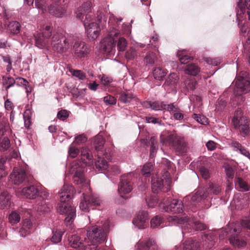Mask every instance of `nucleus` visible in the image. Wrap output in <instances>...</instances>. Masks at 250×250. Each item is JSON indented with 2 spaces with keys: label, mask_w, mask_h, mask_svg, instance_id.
Listing matches in <instances>:
<instances>
[{
  "label": "nucleus",
  "mask_w": 250,
  "mask_h": 250,
  "mask_svg": "<svg viewBox=\"0 0 250 250\" xmlns=\"http://www.w3.org/2000/svg\"><path fill=\"white\" fill-rule=\"evenodd\" d=\"M96 168L99 170H106L108 167V164L107 161L102 158L100 154H98V160L95 163Z\"/></svg>",
  "instance_id": "31"
},
{
  "label": "nucleus",
  "mask_w": 250,
  "mask_h": 250,
  "mask_svg": "<svg viewBox=\"0 0 250 250\" xmlns=\"http://www.w3.org/2000/svg\"><path fill=\"white\" fill-rule=\"evenodd\" d=\"M199 243L192 240H188L184 243L183 250H198Z\"/></svg>",
  "instance_id": "32"
},
{
  "label": "nucleus",
  "mask_w": 250,
  "mask_h": 250,
  "mask_svg": "<svg viewBox=\"0 0 250 250\" xmlns=\"http://www.w3.org/2000/svg\"><path fill=\"white\" fill-rule=\"evenodd\" d=\"M32 113V111L30 109H27L23 113L24 126L26 128L29 127L30 125V119Z\"/></svg>",
  "instance_id": "44"
},
{
  "label": "nucleus",
  "mask_w": 250,
  "mask_h": 250,
  "mask_svg": "<svg viewBox=\"0 0 250 250\" xmlns=\"http://www.w3.org/2000/svg\"><path fill=\"white\" fill-rule=\"evenodd\" d=\"M62 234L61 232H56L54 233L51 238V241L53 243L56 244L60 242L62 240Z\"/></svg>",
  "instance_id": "62"
},
{
  "label": "nucleus",
  "mask_w": 250,
  "mask_h": 250,
  "mask_svg": "<svg viewBox=\"0 0 250 250\" xmlns=\"http://www.w3.org/2000/svg\"><path fill=\"white\" fill-rule=\"evenodd\" d=\"M91 2L87 1L79 7L76 12V17L82 19L85 15V19L83 21L87 36L89 39L95 40L99 35L101 29L97 23L93 21L91 13Z\"/></svg>",
  "instance_id": "1"
},
{
  "label": "nucleus",
  "mask_w": 250,
  "mask_h": 250,
  "mask_svg": "<svg viewBox=\"0 0 250 250\" xmlns=\"http://www.w3.org/2000/svg\"><path fill=\"white\" fill-rule=\"evenodd\" d=\"M193 118L202 125H205L208 123V119L205 116H201L199 114H193Z\"/></svg>",
  "instance_id": "56"
},
{
  "label": "nucleus",
  "mask_w": 250,
  "mask_h": 250,
  "mask_svg": "<svg viewBox=\"0 0 250 250\" xmlns=\"http://www.w3.org/2000/svg\"><path fill=\"white\" fill-rule=\"evenodd\" d=\"M10 195L7 192L0 193V208L4 209L10 206Z\"/></svg>",
  "instance_id": "26"
},
{
  "label": "nucleus",
  "mask_w": 250,
  "mask_h": 250,
  "mask_svg": "<svg viewBox=\"0 0 250 250\" xmlns=\"http://www.w3.org/2000/svg\"><path fill=\"white\" fill-rule=\"evenodd\" d=\"M109 227L108 220L103 225H96L87 230V236L89 240L95 241V243H102L106 239V233Z\"/></svg>",
  "instance_id": "4"
},
{
  "label": "nucleus",
  "mask_w": 250,
  "mask_h": 250,
  "mask_svg": "<svg viewBox=\"0 0 250 250\" xmlns=\"http://www.w3.org/2000/svg\"><path fill=\"white\" fill-rule=\"evenodd\" d=\"M90 244H87L85 245L84 243V246L82 248L84 250H99V249L98 248L97 244L95 243V241L90 240Z\"/></svg>",
  "instance_id": "57"
},
{
  "label": "nucleus",
  "mask_w": 250,
  "mask_h": 250,
  "mask_svg": "<svg viewBox=\"0 0 250 250\" xmlns=\"http://www.w3.org/2000/svg\"><path fill=\"white\" fill-rule=\"evenodd\" d=\"M85 163L76 160L74 161L69 169V173L72 174V181L75 185L80 186L84 190L90 191L89 183L87 181L84 175Z\"/></svg>",
  "instance_id": "2"
},
{
  "label": "nucleus",
  "mask_w": 250,
  "mask_h": 250,
  "mask_svg": "<svg viewBox=\"0 0 250 250\" xmlns=\"http://www.w3.org/2000/svg\"><path fill=\"white\" fill-rule=\"evenodd\" d=\"M66 215H67V216L64 219V223L67 226L71 225L72 224L76 216L75 208L71 209V210H70V212H69V213Z\"/></svg>",
  "instance_id": "42"
},
{
  "label": "nucleus",
  "mask_w": 250,
  "mask_h": 250,
  "mask_svg": "<svg viewBox=\"0 0 250 250\" xmlns=\"http://www.w3.org/2000/svg\"><path fill=\"white\" fill-rule=\"evenodd\" d=\"M21 217L19 213L16 211H13L9 215V221L12 225H15L19 223L20 221Z\"/></svg>",
  "instance_id": "46"
},
{
  "label": "nucleus",
  "mask_w": 250,
  "mask_h": 250,
  "mask_svg": "<svg viewBox=\"0 0 250 250\" xmlns=\"http://www.w3.org/2000/svg\"><path fill=\"white\" fill-rule=\"evenodd\" d=\"M119 95V101L124 104L130 103L135 98V95L129 91H122Z\"/></svg>",
  "instance_id": "27"
},
{
  "label": "nucleus",
  "mask_w": 250,
  "mask_h": 250,
  "mask_svg": "<svg viewBox=\"0 0 250 250\" xmlns=\"http://www.w3.org/2000/svg\"><path fill=\"white\" fill-rule=\"evenodd\" d=\"M184 203L178 199H173L170 204L165 209L166 211H170L174 213H180L183 211Z\"/></svg>",
  "instance_id": "18"
},
{
  "label": "nucleus",
  "mask_w": 250,
  "mask_h": 250,
  "mask_svg": "<svg viewBox=\"0 0 250 250\" xmlns=\"http://www.w3.org/2000/svg\"><path fill=\"white\" fill-rule=\"evenodd\" d=\"M119 32L113 30L109 32L108 36L101 43V48L104 53L107 54L114 55L115 52L116 38Z\"/></svg>",
  "instance_id": "8"
},
{
  "label": "nucleus",
  "mask_w": 250,
  "mask_h": 250,
  "mask_svg": "<svg viewBox=\"0 0 250 250\" xmlns=\"http://www.w3.org/2000/svg\"><path fill=\"white\" fill-rule=\"evenodd\" d=\"M92 145L95 150L98 152H102L104 148V140L101 135L95 136L92 140Z\"/></svg>",
  "instance_id": "25"
},
{
  "label": "nucleus",
  "mask_w": 250,
  "mask_h": 250,
  "mask_svg": "<svg viewBox=\"0 0 250 250\" xmlns=\"http://www.w3.org/2000/svg\"><path fill=\"white\" fill-rule=\"evenodd\" d=\"M171 179L167 172L161 177L157 175H153L151 177V188L154 193H158L160 191L167 192L170 189Z\"/></svg>",
  "instance_id": "6"
},
{
  "label": "nucleus",
  "mask_w": 250,
  "mask_h": 250,
  "mask_svg": "<svg viewBox=\"0 0 250 250\" xmlns=\"http://www.w3.org/2000/svg\"><path fill=\"white\" fill-rule=\"evenodd\" d=\"M200 71V68L194 63L188 65L185 70V73L194 76H196Z\"/></svg>",
  "instance_id": "33"
},
{
  "label": "nucleus",
  "mask_w": 250,
  "mask_h": 250,
  "mask_svg": "<svg viewBox=\"0 0 250 250\" xmlns=\"http://www.w3.org/2000/svg\"><path fill=\"white\" fill-rule=\"evenodd\" d=\"M69 244L72 248L76 249L80 248L82 249L84 246V243L83 241L81 240L80 237L76 235H72L71 236L68 237Z\"/></svg>",
  "instance_id": "24"
},
{
  "label": "nucleus",
  "mask_w": 250,
  "mask_h": 250,
  "mask_svg": "<svg viewBox=\"0 0 250 250\" xmlns=\"http://www.w3.org/2000/svg\"><path fill=\"white\" fill-rule=\"evenodd\" d=\"M21 194L25 198L33 199L39 195V191L34 186H30L23 188Z\"/></svg>",
  "instance_id": "20"
},
{
  "label": "nucleus",
  "mask_w": 250,
  "mask_h": 250,
  "mask_svg": "<svg viewBox=\"0 0 250 250\" xmlns=\"http://www.w3.org/2000/svg\"><path fill=\"white\" fill-rule=\"evenodd\" d=\"M151 247L153 250L157 248L154 240L149 238L146 241H139L137 244L136 250H149Z\"/></svg>",
  "instance_id": "21"
},
{
  "label": "nucleus",
  "mask_w": 250,
  "mask_h": 250,
  "mask_svg": "<svg viewBox=\"0 0 250 250\" xmlns=\"http://www.w3.org/2000/svg\"><path fill=\"white\" fill-rule=\"evenodd\" d=\"M239 188L243 191H248L250 190V186L243 179L238 178L236 181Z\"/></svg>",
  "instance_id": "47"
},
{
  "label": "nucleus",
  "mask_w": 250,
  "mask_h": 250,
  "mask_svg": "<svg viewBox=\"0 0 250 250\" xmlns=\"http://www.w3.org/2000/svg\"><path fill=\"white\" fill-rule=\"evenodd\" d=\"M208 189L211 193L214 194H218L221 191V187L218 185L214 184L212 183L208 185Z\"/></svg>",
  "instance_id": "51"
},
{
  "label": "nucleus",
  "mask_w": 250,
  "mask_h": 250,
  "mask_svg": "<svg viewBox=\"0 0 250 250\" xmlns=\"http://www.w3.org/2000/svg\"><path fill=\"white\" fill-rule=\"evenodd\" d=\"M101 81L104 86H107L113 82V79L111 77L103 75L101 78Z\"/></svg>",
  "instance_id": "63"
},
{
  "label": "nucleus",
  "mask_w": 250,
  "mask_h": 250,
  "mask_svg": "<svg viewBox=\"0 0 250 250\" xmlns=\"http://www.w3.org/2000/svg\"><path fill=\"white\" fill-rule=\"evenodd\" d=\"M148 219V213L145 211H139L137 216L133 220V225L139 229H143L146 226V221Z\"/></svg>",
  "instance_id": "17"
},
{
  "label": "nucleus",
  "mask_w": 250,
  "mask_h": 250,
  "mask_svg": "<svg viewBox=\"0 0 250 250\" xmlns=\"http://www.w3.org/2000/svg\"><path fill=\"white\" fill-rule=\"evenodd\" d=\"M0 146L3 150H7L10 146V141L7 137L3 138L0 142Z\"/></svg>",
  "instance_id": "59"
},
{
  "label": "nucleus",
  "mask_w": 250,
  "mask_h": 250,
  "mask_svg": "<svg viewBox=\"0 0 250 250\" xmlns=\"http://www.w3.org/2000/svg\"><path fill=\"white\" fill-rule=\"evenodd\" d=\"M2 80L3 84V85H6L5 89L7 91L10 87H13L16 84V80L10 76L7 77H3Z\"/></svg>",
  "instance_id": "37"
},
{
  "label": "nucleus",
  "mask_w": 250,
  "mask_h": 250,
  "mask_svg": "<svg viewBox=\"0 0 250 250\" xmlns=\"http://www.w3.org/2000/svg\"><path fill=\"white\" fill-rule=\"evenodd\" d=\"M133 173H128L122 175L118 185V191L121 197H124L122 194L129 193L133 189L132 182Z\"/></svg>",
  "instance_id": "12"
},
{
  "label": "nucleus",
  "mask_w": 250,
  "mask_h": 250,
  "mask_svg": "<svg viewBox=\"0 0 250 250\" xmlns=\"http://www.w3.org/2000/svg\"><path fill=\"white\" fill-rule=\"evenodd\" d=\"M72 49L75 57L78 59L85 58L89 53V49L86 44L82 41H76Z\"/></svg>",
  "instance_id": "13"
},
{
  "label": "nucleus",
  "mask_w": 250,
  "mask_h": 250,
  "mask_svg": "<svg viewBox=\"0 0 250 250\" xmlns=\"http://www.w3.org/2000/svg\"><path fill=\"white\" fill-rule=\"evenodd\" d=\"M27 177L24 170L21 168L15 167L12 173L10 175L11 182L16 185L22 183Z\"/></svg>",
  "instance_id": "14"
},
{
  "label": "nucleus",
  "mask_w": 250,
  "mask_h": 250,
  "mask_svg": "<svg viewBox=\"0 0 250 250\" xmlns=\"http://www.w3.org/2000/svg\"><path fill=\"white\" fill-rule=\"evenodd\" d=\"M162 223V218L160 216L157 215L151 219L150 221L151 227L152 228H158Z\"/></svg>",
  "instance_id": "49"
},
{
  "label": "nucleus",
  "mask_w": 250,
  "mask_h": 250,
  "mask_svg": "<svg viewBox=\"0 0 250 250\" xmlns=\"http://www.w3.org/2000/svg\"><path fill=\"white\" fill-rule=\"evenodd\" d=\"M104 101L106 105H115L117 100L116 98L110 95H108L104 98Z\"/></svg>",
  "instance_id": "54"
},
{
  "label": "nucleus",
  "mask_w": 250,
  "mask_h": 250,
  "mask_svg": "<svg viewBox=\"0 0 250 250\" xmlns=\"http://www.w3.org/2000/svg\"><path fill=\"white\" fill-rule=\"evenodd\" d=\"M83 200L80 204V208L82 210L87 212L89 211L90 205L88 204L87 195L85 193H83Z\"/></svg>",
  "instance_id": "45"
},
{
  "label": "nucleus",
  "mask_w": 250,
  "mask_h": 250,
  "mask_svg": "<svg viewBox=\"0 0 250 250\" xmlns=\"http://www.w3.org/2000/svg\"><path fill=\"white\" fill-rule=\"evenodd\" d=\"M232 122L235 129L239 130L241 134L247 135L249 133V127L246 117L242 116V111L237 109L234 113Z\"/></svg>",
  "instance_id": "9"
},
{
  "label": "nucleus",
  "mask_w": 250,
  "mask_h": 250,
  "mask_svg": "<svg viewBox=\"0 0 250 250\" xmlns=\"http://www.w3.org/2000/svg\"><path fill=\"white\" fill-rule=\"evenodd\" d=\"M34 36L35 44L38 48L42 49L47 46L48 43L47 39L44 38L40 33H38L35 35Z\"/></svg>",
  "instance_id": "28"
},
{
  "label": "nucleus",
  "mask_w": 250,
  "mask_h": 250,
  "mask_svg": "<svg viewBox=\"0 0 250 250\" xmlns=\"http://www.w3.org/2000/svg\"><path fill=\"white\" fill-rule=\"evenodd\" d=\"M74 188L72 186L64 184L59 192V196L60 200L57 206V211L61 214H68L72 208H75L73 207L66 203L69 199H71L74 194Z\"/></svg>",
  "instance_id": "3"
},
{
  "label": "nucleus",
  "mask_w": 250,
  "mask_h": 250,
  "mask_svg": "<svg viewBox=\"0 0 250 250\" xmlns=\"http://www.w3.org/2000/svg\"><path fill=\"white\" fill-rule=\"evenodd\" d=\"M8 30L12 34H18L21 30V25L17 21L10 22L8 25Z\"/></svg>",
  "instance_id": "35"
},
{
  "label": "nucleus",
  "mask_w": 250,
  "mask_h": 250,
  "mask_svg": "<svg viewBox=\"0 0 250 250\" xmlns=\"http://www.w3.org/2000/svg\"><path fill=\"white\" fill-rule=\"evenodd\" d=\"M149 143L150 145V157H152L157 150V143L156 138L155 136L152 137L149 140Z\"/></svg>",
  "instance_id": "43"
},
{
  "label": "nucleus",
  "mask_w": 250,
  "mask_h": 250,
  "mask_svg": "<svg viewBox=\"0 0 250 250\" xmlns=\"http://www.w3.org/2000/svg\"><path fill=\"white\" fill-rule=\"evenodd\" d=\"M87 197L90 207L100 206L102 203V201L96 195L91 194Z\"/></svg>",
  "instance_id": "39"
},
{
  "label": "nucleus",
  "mask_w": 250,
  "mask_h": 250,
  "mask_svg": "<svg viewBox=\"0 0 250 250\" xmlns=\"http://www.w3.org/2000/svg\"><path fill=\"white\" fill-rule=\"evenodd\" d=\"M48 11L51 15L57 18H62L66 12V7L64 5H50L48 7Z\"/></svg>",
  "instance_id": "22"
},
{
  "label": "nucleus",
  "mask_w": 250,
  "mask_h": 250,
  "mask_svg": "<svg viewBox=\"0 0 250 250\" xmlns=\"http://www.w3.org/2000/svg\"><path fill=\"white\" fill-rule=\"evenodd\" d=\"M179 78L175 73H170L166 79L163 86L168 91H175Z\"/></svg>",
  "instance_id": "16"
},
{
  "label": "nucleus",
  "mask_w": 250,
  "mask_h": 250,
  "mask_svg": "<svg viewBox=\"0 0 250 250\" xmlns=\"http://www.w3.org/2000/svg\"><path fill=\"white\" fill-rule=\"evenodd\" d=\"M52 32V27L50 26L47 25L43 28L42 35L43 37L48 40L51 36Z\"/></svg>",
  "instance_id": "53"
},
{
  "label": "nucleus",
  "mask_w": 250,
  "mask_h": 250,
  "mask_svg": "<svg viewBox=\"0 0 250 250\" xmlns=\"http://www.w3.org/2000/svg\"><path fill=\"white\" fill-rule=\"evenodd\" d=\"M208 194V192L207 189L204 188H200L191 197L189 196L185 197L183 199V202L187 206L189 205L187 202L188 201L189 199H191V201L193 202L198 203L206 199Z\"/></svg>",
  "instance_id": "15"
},
{
  "label": "nucleus",
  "mask_w": 250,
  "mask_h": 250,
  "mask_svg": "<svg viewBox=\"0 0 250 250\" xmlns=\"http://www.w3.org/2000/svg\"><path fill=\"white\" fill-rule=\"evenodd\" d=\"M167 73V72L160 67L155 68L153 70V75L154 79L159 81L163 80Z\"/></svg>",
  "instance_id": "36"
},
{
  "label": "nucleus",
  "mask_w": 250,
  "mask_h": 250,
  "mask_svg": "<svg viewBox=\"0 0 250 250\" xmlns=\"http://www.w3.org/2000/svg\"><path fill=\"white\" fill-rule=\"evenodd\" d=\"M137 56V50L135 48L131 47L125 53V58L127 60H132Z\"/></svg>",
  "instance_id": "52"
},
{
  "label": "nucleus",
  "mask_w": 250,
  "mask_h": 250,
  "mask_svg": "<svg viewBox=\"0 0 250 250\" xmlns=\"http://www.w3.org/2000/svg\"><path fill=\"white\" fill-rule=\"evenodd\" d=\"M153 169V165L150 163L145 164L142 169L141 172L143 176L146 177H149Z\"/></svg>",
  "instance_id": "38"
},
{
  "label": "nucleus",
  "mask_w": 250,
  "mask_h": 250,
  "mask_svg": "<svg viewBox=\"0 0 250 250\" xmlns=\"http://www.w3.org/2000/svg\"><path fill=\"white\" fill-rule=\"evenodd\" d=\"M81 155L82 156L83 163H85V165H86V162H84L85 160H92L93 158V156L91 154L90 150L89 148L86 147H83L81 149Z\"/></svg>",
  "instance_id": "40"
},
{
  "label": "nucleus",
  "mask_w": 250,
  "mask_h": 250,
  "mask_svg": "<svg viewBox=\"0 0 250 250\" xmlns=\"http://www.w3.org/2000/svg\"><path fill=\"white\" fill-rule=\"evenodd\" d=\"M160 142L163 144H168L179 151H184L187 146V143L184 139L178 136L175 134H170L164 140L161 136Z\"/></svg>",
  "instance_id": "11"
},
{
  "label": "nucleus",
  "mask_w": 250,
  "mask_h": 250,
  "mask_svg": "<svg viewBox=\"0 0 250 250\" xmlns=\"http://www.w3.org/2000/svg\"><path fill=\"white\" fill-rule=\"evenodd\" d=\"M146 122L147 123H152L154 124H158L159 125H162V123L161 120L159 118L153 117H146Z\"/></svg>",
  "instance_id": "61"
},
{
  "label": "nucleus",
  "mask_w": 250,
  "mask_h": 250,
  "mask_svg": "<svg viewBox=\"0 0 250 250\" xmlns=\"http://www.w3.org/2000/svg\"><path fill=\"white\" fill-rule=\"evenodd\" d=\"M165 106V102H159L155 101L153 102H146L144 103V106L146 108H151L154 110H163V107Z\"/></svg>",
  "instance_id": "29"
},
{
  "label": "nucleus",
  "mask_w": 250,
  "mask_h": 250,
  "mask_svg": "<svg viewBox=\"0 0 250 250\" xmlns=\"http://www.w3.org/2000/svg\"><path fill=\"white\" fill-rule=\"evenodd\" d=\"M237 6L239 11L237 12V15L244 14L245 12L246 7L248 9H250V0H240L237 2Z\"/></svg>",
  "instance_id": "30"
},
{
  "label": "nucleus",
  "mask_w": 250,
  "mask_h": 250,
  "mask_svg": "<svg viewBox=\"0 0 250 250\" xmlns=\"http://www.w3.org/2000/svg\"><path fill=\"white\" fill-rule=\"evenodd\" d=\"M69 72L73 76L78 78L79 80H83L86 78L85 74L82 70L71 69Z\"/></svg>",
  "instance_id": "48"
},
{
  "label": "nucleus",
  "mask_w": 250,
  "mask_h": 250,
  "mask_svg": "<svg viewBox=\"0 0 250 250\" xmlns=\"http://www.w3.org/2000/svg\"><path fill=\"white\" fill-rule=\"evenodd\" d=\"M122 21V19L121 18H116L113 14H111L109 18L108 25L109 27V31L111 30H114L117 31L115 27L117 26Z\"/></svg>",
  "instance_id": "34"
},
{
  "label": "nucleus",
  "mask_w": 250,
  "mask_h": 250,
  "mask_svg": "<svg viewBox=\"0 0 250 250\" xmlns=\"http://www.w3.org/2000/svg\"><path fill=\"white\" fill-rule=\"evenodd\" d=\"M167 220L171 225H182L185 223L191 225L192 224L187 216L181 217L177 216H169L167 218Z\"/></svg>",
  "instance_id": "23"
},
{
  "label": "nucleus",
  "mask_w": 250,
  "mask_h": 250,
  "mask_svg": "<svg viewBox=\"0 0 250 250\" xmlns=\"http://www.w3.org/2000/svg\"><path fill=\"white\" fill-rule=\"evenodd\" d=\"M79 151V150L74 146H70L69 147V149H68L69 155L72 158L76 157L77 156V154H78Z\"/></svg>",
  "instance_id": "64"
},
{
  "label": "nucleus",
  "mask_w": 250,
  "mask_h": 250,
  "mask_svg": "<svg viewBox=\"0 0 250 250\" xmlns=\"http://www.w3.org/2000/svg\"><path fill=\"white\" fill-rule=\"evenodd\" d=\"M240 232V229L235 226H230L228 227V230L223 232V234H220V238L223 239L225 235L229 237V242L232 245L239 248L243 247L246 245V242L244 240H240L237 237V234Z\"/></svg>",
  "instance_id": "10"
},
{
  "label": "nucleus",
  "mask_w": 250,
  "mask_h": 250,
  "mask_svg": "<svg viewBox=\"0 0 250 250\" xmlns=\"http://www.w3.org/2000/svg\"><path fill=\"white\" fill-rule=\"evenodd\" d=\"M86 141L87 138L86 136L83 134H82L75 137V140L73 142V144L79 145L85 143Z\"/></svg>",
  "instance_id": "60"
},
{
  "label": "nucleus",
  "mask_w": 250,
  "mask_h": 250,
  "mask_svg": "<svg viewBox=\"0 0 250 250\" xmlns=\"http://www.w3.org/2000/svg\"><path fill=\"white\" fill-rule=\"evenodd\" d=\"M247 74L246 72H242L238 75L235 80L234 92L237 96L236 101L237 104H240L238 101L239 99L243 101V97L241 96L248 92L250 90V82L247 77Z\"/></svg>",
  "instance_id": "5"
},
{
  "label": "nucleus",
  "mask_w": 250,
  "mask_h": 250,
  "mask_svg": "<svg viewBox=\"0 0 250 250\" xmlns=\"http://www.w3.org/2000/svg\"><path fill=\"white\" fill-rule=\"evenodd\" d=\"M35 208L38 212L41 214H43L49 212L52 206L46 201V199L40 197L36 202Z\"/></svg>",
  "instance_id": "19"
},
{
  "label": "nucleus",
  "mask_w": 250,
  "mask_h": 250,
  "mask_svg": "<svg viewBox=\"0 0 250 250\" xmlns=\"http://www.w3.org/2000/svg\"><path fill=\"white\" fill-rule=\"evenodd\" d=\"M51 44L53 49L58 53H63L69 48V41L62 33H56L52 38Z\"/></svg>",
  "instance_id": "7"
},
{
  "label": "nucleus",
  "mask_w": 250,
  "mask_h": 250,
  "mask_svg": "<svg viewBox=\"0 0 250 250\" xmlns=\"http://www.w3.org/2000/svg\"><path fill=\"white\" fill-rule=\"evenodd\" d=\"M45 0H35V3L37 8L39 9V12L43 13L46 11Z\"/></svg>",
  "instance_id": "50"
},
{
  "label": "nucleus",
  "mask_w": 250,
  "mask_h": 250,
  "mask_svg": "<svg viewBox=\"0 0 250 250\" xmlns=\"http://www.w3.org/2000/svg\"><path fill=\"white\" fill-rule=\"evenodd\" d=\"M156 60L155 54L153 52H148L144 58V62L146 65H152Z\"/></svg>",
  "instance_id": "41"
},
{
  "label": "nucleus",
  "mask_w": 250,
  "mask_h": 250,
  "mask_svg": "<svg viewBox=\"0 0 250 250\" xmlns=\"http://www.w3.org/2000/svg\"><path fill=\"white\" fill-rule=\"evenodd\" d=\"M127 46V42L125 39L121 38L119 39L117 43V48L119 51H123Z\"/></svg>",
  "instance_id": "55"
},
{
  "label": "nucleus",
  "mask_w": 250,
  "mask_h": 250,
  "mask_svg": "<svg viewBox=\"0 0 250 250\" xmlns=\"http://www.w3.org/2000/svg\"><path fill=\"white\" fill-rule=\"evenodd\" d=\"M199 171L202 177L205 180L208 179L210 177V172L208 168L205 167H201L199 168Z\"/></svg>",
  "instance_id": "58"
}]
</instances>
